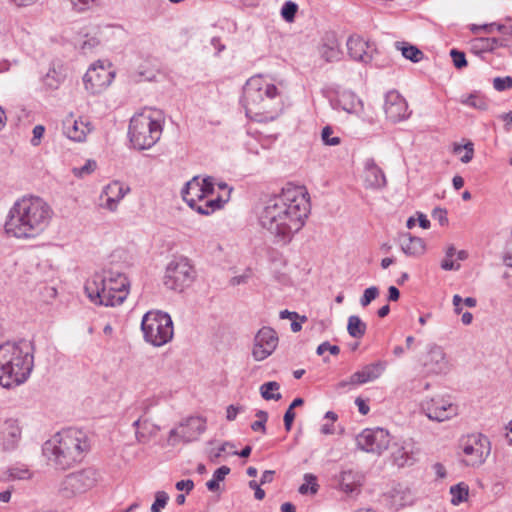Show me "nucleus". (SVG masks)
<instances>
[{
    "label": "nucleus",
    "instance_id": "obj_28",
    "mask_svg": "<svg viewBox=\"0 0 512 512\" xmlns=\"http://www.w3.org/2000/svg\"><path fill=\"white\" fill-rule=\"evenodd\" d=\"M395 48L401 52L402 56L413 63H419L425 58L424 53L415 45L406 41L395 42Z\"/></svg>",
    "mask_w": 512,
    "mask_h": 512
},
{
    "label": "nucleus",
    "instance_id": "obj_35",
    "mask_svg": "<svg viewBox=\"0 0 512 512\" xmlns=\"http://www.w3.org/2000/svg\"><path fill=\"white\" fill-rule=\"evenodd\" d=\"M450 493L452 495V504L459 505L460 503L467 500L469 493L468 485L464 483H458L456 485H453L450 488Z\"/></svg>",
    "mask_w": 512,
    "mask_h": 512
},
{
    "label": "nucleus",
    "instance_id": "obj_30",
    "mask_svg": "<svg viewBox=\"0 0 512 512\" xmlns=\"http://www.w3.org/2000/svg\"><path fill=\"white\" fill-rule=\"evenodd\" d=\"M392 459L398 467L411 466L414 463V457L411 451L404 446H396L392 452Z\"/></svg>",
    "mask_w": 512,
    "mask_h": 512
},
{
    "label": "nucleus",
    "instance_id": "obj_9",
    "mask_svg": "<svg viewBox=\"0 0 512 512\" xmlns=\"http://www.w3.org/2000/svg\"><path fill=\"white\" fill-rule=\"evenodd\" d=\"M100 479L98 470L92 467L68 474L60 485L63 497L71 498L92 489Z\"/></svg>",
    "mask_w": 512,
    "mask_h": 512
},
{
    "label": "nucleus",
    "instance_id": "obj_47",
    "mask_svg": "<svg viewBox=\"0 0 512 512\" xmlns=\"http://www.w3.org/2000/svg\"><path fill=\"white\" fill-rule=\"evenodd\" d=\"M493 87L497 91H505L510 89L512 88V78L510 76L496 77L493 80Z\"/></svg>",
    "mask_w": 512,
    "mask_h": 512
},
{
    "label": "nucleus",
    "instance_id": "obj_31",
    "mask_svg": "<svg viewBox=\"0 0 512 512\" xmlns=\"http://www.w3.org/2000/svg\"><path fill=\"white\" fill-rule=\"evenodd\" d=\"M367 325L359 316L351 315L348 318L347 331L353 338H362L366 333Z\"/></svg>",
    "mask_w": 512,
    "mask_h": 512
},
{
    "label": "nucleus",
    "instance_id": "obj_4",
    "mask_svg": "<svg viewBox=\"0 0 512 512\" xmlns=\"http://www.w3.org/2000/svg\"><path fill=\"white\" fill-rule=\"evenodd\" d=\"M89 449L86 433L76 428H67L56 433L42 448L47 459L61 470L81 462Z\"/></svg>",
    "mask_w": 512,
    "mask_h": 512
},
{
    "label": "nucleus",
    "instance_id": "obj_60",
    "mask_svg": "<svg viewBox=\"0 0 512 512\" xmlns=\"http://www.w3.org/2000/svg\"><path fill=\"white\" fill-rule=\"evenodd\" d=\"M441 268L443 270H446V271H451V270H459L460 268V265L459 264H455L451 258H448V257H445V259H443L441 261V264H440Z\"/></svg>",
    "mask_w": 512,
    "mask_h": 512
},
{
    "label": "nucleus",
    "instance_id": "obj_58",
    "mask_svg": "<svg viewBox=\"0 0 512 512\" xmlns=\"http://www.w3.org/2000/svg\"><path fill=\"white\" fill-rule=\"evenodd\" d=\"M230 473V468L228 466H221L215 470L213 473V478L218 482L225 479V477Z\"/></svg>",
    "mask_w": 512,
    "mask_h": 512
},
{
    "label": "nucleus",
    "instance_id": "obj_48",
    "mask_svg": "<svg viewBox=\"0 0 512 512\" xmlns=\"http://www.w3.org/2000/svg\"><path fill=\"white\" fill-rule=\"evenodd\" d=\"M199 184L200 187L202 188L201 190H203L204 198L214 192L215 183L213 177L207 176L203 179L199 178Z\"/></svg>",
    "mask_w": 512,
    "mask_h": 512
},
{
    "label": "nucleus",
    "instance_id": "obj_33",
    "mask_svg": "<svg viewBox=\"0 0 512 512\" xmlns=\"http://www.w3.org/2000/svg\"><path fill=\"white\" fill-rule=\"evenodd\" d=\"M280 389V384L276 381H269L260 386V394L265 400L278 401L282 395L277 392Z\"/></svg>",
    "mask_w": 512,
    "mask_h": 512
},
{
    "label": "nucleus",
    "instance_id": "obj_38",
    "mask_svg": "<svg viewBox=\"0 0 512 512\" xmlns=\"http://www.w3.org/2000/svg\"><path fill=\"white\" fill-rule=\"evenodd\" d=\"M44 84L50 89H56L62 81V76L54 68L50 69L43 78Z\"/></svg>",
    "mask_w": 512,
    "mask_h": 512
},
{
    "label": "nucleus",
    "instance_id": "obj_49",
    "mask_svg": "<svg viewBox=\"0 0 512 512\" xmlns=\"http://www.w3.org/2000/svg\"><path fill=\"white\" fill-rule=\"evenodd\" d=\"M326 351H329L332 355H338L340 348L337 345H331L328 341H325L321 343L316 350L318 355H323Z\"/></svg>",
    "mask_w": 512,
    "mask_h": 512
},
{
    "label": "nucleus",
    "instance_id": "obj_32",
    "mask_svg": "<svg viewBox=\"0 0 512 512\" xmlns=\"http://www.w3.org/2000/svg\"><path fill=\"white\" fill-rule=\"evenodd\" d=\"M159 431V427L149 423L147 420H144V425H142V430L135 432V437L138 443L146 444L153 437L156 436Z\"/></svg>",
    "mask_w": 512,
    "mask_h": 512
},
{
    "label": "nucleus",
    "instance_id": "obj_37",
    "mask_svg": "<svg viewBox=\"0 0 512 512\" xmlns=\"http://www.w3.org/2000/svg\"><path fill=\"white\" fill-rule=\"evenodd\" d=\"M461 102L479 110H486L488 107L487 101L477 94H470L463 98Z\"/></svg>",
    "mask_w": 512,
    "mask_h": 512
},
{
    "label": "nucleus",
    "instance_id": "obj_56",
    "mask_svg": "<svg viewBox=\"0 0 512 512\" xmlns=\"http://www.w3.org/2000/svg\"><path fill=\"white\" fill-rule=\"evenodd\" d=\"M295 416L296 415L293 410H290L289 408L286 410L284 414V427L287 432L291 430Z\"/></svg>",
    "mask_w": 512,
    "mask_h": 512
},
{
    "label": "nucleus",
    "instance_id": "obj_10",
    "mask_svg": "<svg viewBox=\"0 0 512 512\" xmlns=\"http://www.w3.org/2000/svg\"><path fill=\"white\" fill-rule=\"evenodd\" d=\"M195 279V271L186 258L171 261L165 272L164 285L173 291L182 292Z\"/></svg>",
    "mask_w": 512,
    "mask_h": 512
},
{
    "label": "nucleus",
    "instance_id": "obj_17",
    "mask_svg": "<svg viewBox=\"0 0 512 512\" xmlns=\"http://www.w3.org/2000/svg\"><path fill=\"white\" fill-rule=\"evenodd\" d=\"M384 111L387 119L396 123L409 116L408 104L397 91H389L385 96Z\"/></svg>",
    "mask_w": 512,
    "mask_h": 512
},
{
    "label": "nucleus",
    "instance_id": "obj_3",
    "mask_svg": "<svg viewBox=\"0 0 512 512\" xmlns=\"http://www.w3.org/2000/svg\"><path fill=\"white\" fill-rule=\"evenodd\" d=\"M35 347L21 339L0 345V385L10 389L27 381L34 367Z\"/></svg>",
    "mask_w": 512,
    "mask_h": 512
},
{
    "label": "nucleus",
    "instance_id": "obj_42",
    "mask_svg": "<svg viewBox=\"0 0 512 512\" xmlns=\"http://www.w3.org/2000/svg\"><path fill=\"white\" fill-rule=\"evenodd\" d=\"M97 168V163L95 160H87L86 163L79 167V168H73V173L76 177H84L86 175L91 174L95 171Z\"/></svg>",
    "mask_w": 512,
    "mask_h": 512
},
{
    "label": "nucleus",
    "instance_id": "obj_8",
    "mask_svg": "<svg viewBox=\"0 0 512 512\" xmlns=\"http://www.w3.org/2000/svg\"><path fill=\"white\" fill-rule=\"evenodd\" d=\"M277 87L267 82L262 76L251 77L243 87V101L248 111L267 109L266 101L272 100L278 95Z\"/></svg>",
    "mask_w": 512,
    "mask_h": 512
},
{
    "label": "nucleus",
    "instance_id": "obj_29",
    "mask_svg": "<svg viewBox=\"0 0 512 512\" xmlns=\"http://www.w3.org/2000/svg\"><path fill=\"white\" fill-rule=\"evenodd\" d=\"M506 46V40L503 38H478L473 43V50L476 52H492L498 47Z\"/></svg>",
    "mask_w": 512,
    "mask_h": 512
},
{
    "label": "nucleus",
    "instance_id": "obj_53",
    "mask_svg": "<svg viewBox=\"0 0 512 512\" xmlns=\"http://www.w3.org/2000/svg\"><path fill=\"white\" fill-rule=\"evenodd\" d=\"M432 217L434 220H437L442 226L448 223L447 211L445 209L435 208L432 212Z\"/></svg>",
    "mask_w": 512,
    "mask_h": 512
},
{
    "label": "nucleus",
    "instance_id": "obj_18",
    "mask_svg": "<svg viewBox=\"0 0 512 512\" xmlns=\"http://www.w3.org/2000/svg\"><path fill=\"white\" fill-rule=\"evenodd\" d=\"M348 54L355 61L369 63L373 58L374 49L360 36H351L347 40Z\"/></svg>",
    "mask_w": 512,
    "mask_h": 512
},
{
    "label": "nucleus",
    "instance_id": "obj_11",
    "mask_svg": "<svg viewBox=\"0 0 512 512\" xmlns=\"http://www.w3.org/2000/svg\"><path fill=\"white\" fill-rule=\"evenodd\" d=\"M463 453L468 457L465 463L470 466L481 465L490 454V441L483 434H471L462 439Z\"/></svg>",
    "mask_w": 512,
    "mask_h": 512
},
{
    "label": "nucleus",
    "instance_id": "obj_1",
    "mask_svg": "<svg viewBox=\"0 0 512 512\" xmlns=\"http://www.w3.org/2000/svg\"><path fill=\"white\" fill-rule=\"evenodd\" d=\"M310 209V197L306 188L288 185L280 194L265 202L259 214V223L274 236L275 243L286 245L304 226Z\"/></svg>",
    "mask_w": 512,
    "mask_h": 512
},
{
    "label": "nucleus",
    "instance_id": "obj_26",
    "mask_svg": "<svg viewBox=\"0 0 512 512\" xmlns=\"http://www.w3.org/2000/svg\"><path fill=\"white\" fill-rule=\"evenodd\" d=\"M64 134L71 140L81 142L85 140L87 132L90 131L89 124L82 121L67 120L63 124Z\"/></svg>",
    "mask_w": 512,
    "mask_h": 512
},
{
    "label": "nucleus",
    "instance_id": "obj_5",
    "mask_svg": "<svg viewBox=\"0 0 512 512\" xmlns=\"http://www.w3.org/2000/svg\"><path fill=\"white\" fill-rule=\"evenodd\" d=\"M130 283L127 277L111 270L95 273L85 284L91 302L103 306L121 305L127 298Z\"/></svg>",
    "mask_w": 512,
    "mask_h": 512
},
{
    "label": "nucleus",
    "instance_id": "obj_40",
    "mask_svg": "<svg viewBox=\"0 0 512 512\" xmlns=\"http://www.w3.org/2000/svg\"><path fill=\"white\" fill-rule=\"evenodd\" d=\"M169 500V495L165 491H157L155 493V501L152 504L151 512H161L165 508Z\"/></svg>",
    "mask_w": 512,
    "mask_h": 512
},
{
    "label": "nucleus",
    "instance_id": "obj_59",
    "mask_svg": "<svg viewBox=\"0 0 512 512\" xmlns=\"http://www.w3.org/2000/svg\"><path fill=\"white\" fill-rule=\"evenodd\" d=\"M242 410V407L240 406H235V405H229L227 407V410H226V419L228 421H233L236 419L237 417V414L239 413V411Z\"/></svg>",
    "mask_w": 512,
    "mask_h": 512
},
{
    "label": "nucleus",
    "instance_id": "obj_44",
    "mask_svg": "<svg viewBox=\"0 0 512 512\" xmlns=\"http://www.w3.org/2000/svg\"><path fill=\"white\" fill-rule=\"evenodd\" d=\"M320 53L322 58H324L327 62H331L338 58L339 51L334 45L323 44L320 48Z\"/></svg>",
    "mask_w": 512,
    "mask_h": 512
},
{
    "label": "nucleus",
    "instance_id": "obj_25",
    "mask_svg": "<svg viewBox=\"0 0 512 512\" xmlns=\"http://www.w3.org/2000/svg\"><path fill=\"white\" fill-rule=\"evenodd\" d=\"M399 241L402 251L408 256H419L425 250L423 240L409 233L401 235Z\"/></svg>",
    "mask_w": 512,
    "mask_h": 512
},
{
    "label": "nucleus",
    "instance_id": "obj_45",
    "mask_svg": "<svg viewBox=\"0 0 512 512\" xmlns=\"http://www.w3.org/2000/svg\"><path fill=\"white\" fill-rule=\"evenodd\" d=\"M450 56L457 69H462L467 66V60L464 52L454 48L451 49Z\"/></svg>",
    "mask_w": 512,
    "mask_h": 512
},
{
    "label": "nucleus",
    "instance_id": "obj_50",
    "mask_svg": "<svg viewBox=\"0 0 512 512\" xmlns=\"http://www.w3.org/2000/svg\"><path fill=\"white\" fill-rule=\"evenodd\" d=\"M305 480L307 481L306 484H302L300 487H299V492L301 494H306L308 492V484H311L312 487H311V492L312 493H316L317 491V484H316V477L313 476L312 474H305Z\"/></svg>",
    "mask_w": 512,
    "mask_h": 512
},
{
    "label": "nucleus",
    "instance_id": "obj_63",
    "mask_svg": "<svg viewBox=\"0 0 512 512\" xmlns=\"http://www.w3.org/2000/svg\"><path fill=\"white\" fill-rule=\"evenodd\" d=\"M275 471L273 470H266L263 472L262 477L260 479V484L264 485L266 483H271L274 478Z\"/></svg>",
    "mask_w": 512,
    "mask_h": 512
},
{
    "label": "nucleus",
    "instance_id": "obj_2",
    "mask_svg": "<svg viewBox=\"0 0 512 512\" xmlns=\"http://www.w3.org/2000/svg\"><path fill=\"white\" fill-rule=\"evenodd\" d=\"M53 210L37 196H24L11 207L5 231L16 238H35L49 225Z\"/></svg>",
    "mask_w": 512,
    "mask_h": 512
},
{
    "label": "nucleus",
    "instance_id": "obj_36",
    "mask_svg": "<svg viewBox=\"0 0 512 512\" xmlns=\"http://www.w3.org/2000/svg\"><path fill=\"white\" fill-rule=\"evenodd\" d=\"M462 150H465V154L460 158L461 162L469 163L474 155V144L470 141L463 146L460 144H454L453 152L455 154L461 153Z\"/></svg>",
    "mask_w": 512,
    "mask_h": 512
},
{
    "label": "nucleus",
    "instance_id": "obj_7",
    "mask_svg": "<svg viewBox=\"0 0 512 512\" xmlns=\"http://www.w3.org/2000/svg\"><path fill=\"white\" fill-rule=\"evenodd\" d=\"M141 330L145 341L156 347L168 343L174 334L170 315L162 311L145 313L141 322Z\"/></svg>",
    "mask_w": 512,
    "mask_h": 512
},
{
    "label": "nucleus",
    "instance_id": "obj_43",
    "mask_svg": "<svg viewBox=\"0 0 512 512\" xmlns=\"http://www.w3.org/2000/svg\"><path fill=\"white\" fill-rule=\"evenodd\" d=\"M379 296V289L376 286H371L365 289L362 297L360 298V304L363 307L368 306L373 300Z\"/></svg>",
    "mask_w": 512,
    "mask_h": 512
},
{
    "label": "nucleus",
    "instance_id": "obj_23",
    "mask_svg": "<svg viewBox=\"0 0 512 512\" xmlns=\"http://www.w3.org/2000/svg\"><path fill=\"white\" fill-rule=\"evenodd\" d=\"M386 177L383 170L377 166L373 159L365 163V184L372 189H381L386 186Z\"/></svg>",
    "mask_w": 512,
    "mask_h": 512
},
{
    "label": "nucleus",
    "instance_id": "obj_24",
    "mask_svg": "<svg viewBox=\"0 0 512 512\" xmlns=\"http://www.w3.org/2000/svg\"><path fill=\"white\" fill-rule=\"evenodd\" d=\"M199 184V176H194L188 181L181 191L183 200L190 206L195 207V201L204 199L203 190Z\"/></svg>",
    "mask_w": 512,
    "mask_h": 512
},
{
    "label": "nucleus",
    "instance_id": "obj_12",
    "mask_svg": "<svg viewBox=\"0 0 512 512\" xmlns=\"http://www.w3.org/2000/svg\"><path fill=\"white\" fill-rule=\"evenodd\" d=\"M115 72L110 69V64L105 67L98 61L91 65L83 77L85 88L91 94H98L105 90L113 81Z\"/></svg>",
    "mask_w": 512,
    "mask_h": 512
},
{
    "label": "nucleus",
    "instance_id": "obj_13",
    "mask_svg": "<svg viewBox=\"0 0 512 512\" xmlns=\"http://www.w3.org/2000/svg\"><path fill=\"white\" fill-rule=\"evenodd\" d=\"M390 434L386 429L377 427L365 429L357 437V447L365 452L382 454L390 444Z\"/></svg>",
    "mask_w": 512,
    "mask_h": 512
},
{
    "label": "nucleus",
    "instance_id": "obj_62",
    "mask_svg": "<svg viewBox=\"0 0 512 512\" xmlns=\"http://www.w3.org/2000/svg\"><path fill=\"white\" fill-rule=\"evenodd\" d=\"M229 442L223 443L215 452L210 453V459L212 462H217L218 458L221 457L222 453L226 451V447L229 446Z\"/></svg>",
    "mask_w": 512,
    "mask_h": 512
},
{
    "label": "nucleus",
    "instance_id": "obj_22",
    "mask_svg": "<svg viewBox=\"0 0 512 512\" xmlns=\"http://www.w3.org/2000/svg\"><path fill=\"white\" fill-rule=\"evenodd\" d=\"M180 439L184 442L197 440L206 429V421L201 417H189L180 423Z\"/></svg>",
    "mask_w": 512,
    "mask_h": 512
},
{
    "label": "nucleus",
    "instance_id": "obj_19",
    "mask_svg": "<svg viewBox=\"0 0 512 512\" xmlns=\"http://www.w3.org/2000/svg\"><path fill=\"white\" fill-rule=\"evenodd\" d=\"M129 191L128 187H124L120 182L114 181L108 184L100 195L101 206L110 211H115L119 201Z\"/></svg>",
    "mask_w": 512,
    "mask_h": 512
},
{
    "label": "nucleus",
    "instance_id": "obj_21",
    "mask_svg": "<svg viewBox=\"0 0 512 512\" xmlns=\"http://www.w3.org/2000/svg\"><path fill=\"white\" fill-rule=\"evenodd\" d=\"M385 361H377L365 365L362 370L353 373L349 378L351 385H362L378 379L386 369Z\"/></svg>",
    "mask_w": 512,
    "mask_h": 512
},
{
    "label": "nucleus",
    "instance_id": "obj_61",
    "mask_svg": "<svg viewBox=\"0 0 512 512\" xmlns=\"http://www.w3.org/2000/svg\"><path fill=\"white\" fill-rule=\"evenodd\" d=\"M249 278H250V274L249 273H244L242 275H238V276L232 277L231 280H230V283L233 286H237V285H240V284H245V283H247Z\"/></svg>",
    "mask_w": 512,
    "mask_h": 512
},
{
    "label": "nucleus",
    "instance_id": "obj_16",
    "mask_svg": "<svg viewBox=\"0 0 512 512\" xmlns=\"http://www.w3.org/2000/svg\"><path fill=\"white\" fill-rule=\"evenodd\" d=\"M22 438V427L16 418L0 421V446L5 451L15 450Z\"/></svg>",
    "mask_w": 512,
    "mask_h": 512
},
{
    "label": "nucleus",
    "instance_id": "obj_39",
    "mask_svg": "<svg viewBox=\"0 0 512 512\" xmlns=\"http://www.w3.org/2000/svg\"><path fill=\"white\" fill-rule=\"evenodd\" d=\"M298 10V5L292 1H286L281 8V16L287 22H292Z\"/></svg>",
    "mask_w": 512,
    "mask_h": 512
},
{
    "label": "nucleus",
    "instance_id": "obj_15",
    "mask_svg": "<svg viewBox=\"0 0 512 512\" xmlns=\"http://www.w3.org/2000/svg\"><path fill=\"white\" fill-rule=\"evenodd\" d=\"M278 345V336L270 327L261 328L255 336V344L252 355L256 361H262L269 357Z\"/></svg>",
    "mask_w": 512,
    "mask_h": 512
},
{
    "label": "nucleus",
    "instance_id": "obj_27",
    "mask_svg": "<svg viewBox=\"0 0 512 512\" xmlns=\"http://www.w3.org/2000/svg\"><path fill=\"white\" fill-rule=\"evenodd\" d=\"M363 481V475L353 470L342 471L339 478V485L346 493L357 490Z\"/></svg>",
    "mask_w": 512,
    "mask_h": 512
},
{
    "label": "nucleus",
    "instance_id": "obj_6",
    "mask_svg": "<svg viewBox=\"0 0 512 512\" xmlns=\"http://www.w3.org/2000/svg\"><path fill=\"white\" fill-rule=\"evenodd\" d=\"M162 126L149 115L139 114L130 120L128 136L133 147L138 150L149 149L160 139Z\"/></svg>",
    "mask_w": 512,
    "mask_h": 512
},
{
    "label": "nucleus",
    "instance_id": "obj_54",
    "mask_svg": "<svg viewBox=\"0 0 512 512\" xmlns=\"http://www.w3.org/2000/svg\"><path fill=\"white\" fill-rule=\"evenodd\" d=\"M44 132H45V127L43 125H36L34 128H33V137L31 139V144L33 146H37L39 145L40 143V140L41 138L43 137L44 135Z\"/></svg>",
    "mask_w": 512,
    "mask_h": 512
},
{
    "label": "nucleus",
    "instance_id": "obj_64",
    "mask_svg": "<svg viewBox=\"0 0 512 512\" xmlns=\"http://www.w3.org/2000/svg\"><path fill=\"white\" fill-rule=\"evenodd\" d=\"M400 297V291L395 286H390L388 288V300L389 301H397Z\"/></svg>",
    "mask_w": 512,
    "mask_h": 512
},
{
    "label": "nucleus",
    "instance_id": "obj_41",
    "mask_svg": "<svg viewBox=\"0 0 512 512\" xmlns=\"http://www.w3.org/2000/svg\"><path fill=\"white\" fill-rule=\"evenodd\" d=\"M333 135V129L330 126H325L321 132V139L325 145L336 146L340 144L341 140L337 136Z\"/></svg>",
    "mask_w": 512,
    "mask_h": 512
},
{
    "label": "nucleus",
    "instance_id": "obj_52",
    "mask_svg": "<svg viewBox=\"0 0 512 512\" xmlns=\"http://www.w3.org/2000/svg\"><path fill=\"white\" fill-rule=\"evenodd\" d=\"M69 1L76 11L82 12V11L89 9L95 0H69Z\"/></svg>",
    "mask_w": 512,
    "mask_h": 512
},
{
    "label": "nucleus",
    "instance_id": "obj_14",
    "mask_svg": "<svg viewBox=\"0 0 512 512\" xmlns=\"http://www.w3.org/2000/svg\"><path fill=\"white\" fill-rule=\"evenodd\" d=\"M421 409L430 420L437 422L449 420L458 414L455 404L440 397L424 400Z\"/></svg>",
    "mask_w": 512,
    "mask_h": 512
},
{
    "label": "nucleus",
    "instance_id": "obj_57",
    "mask_svg": "<svg viewBox=\"0 0 512 512\" xmlns=\"http://www.w3.org/2000/svg\"><path fill=\"white\" fill-rule=\"evenodd\" d=\"M176 489L179 491H186V493H189L194 488V482L190 479L187 480H180L175 485Z\"/></svg>",
    "mask_w": 512,
    "mask_h": 512
},
{
    "label": "nucleus",
    "instance_id": "obj_46",
    "mask_svg": "<svg viewBox=\"0 0 512 512\" xmlns=\"http://www.w3.org/2000/svg\"><path fill=\"white\" fill-rule=\"evenodd\" d=\"M30 477L29 470L24 466L21 467H11L8 469V478L12 480H21L27 479Z\"/></svg>",
    "mask_w": 512,
    "mask_h": 512
},
{
    "label": "nucleus",
    "instance_id": "obj_51",
    "mask_svg": "<svg viewBox=\"0 0 512 512\" xmlns=\"http://www.w3.org/2000/svg\"><path fill=\"white\" fill-rule=\"evenodd\" d=\"M225 202H227V199H223L220 196H218L215 199L206 200L205 207L207 209H209L210 214H211L212 212L216 211L217 209H220Z\"/></svg>",
    "mask_w": 512,
    "mask_h": 512
},
{
    "label": "nucleus",
    "instance_id": "obj_20",
    "mask_svg": "<svg viewBox=\"0 0 512 512\" xmlns=\"http://www.w3.org/2000/svg\"><path fill=\"white\" fill-rule=\"evenodd\" d=\"M424 366L428 372L435 374L447 373L449 371V362L442 347L438 345L430 346Z\"/></svg>",
    "mask_w": 512,
    "mask_h": 512
},
{
    "label": "nucleus",
    "instance_id": "obj_34",
    "mask_svg": "<svg viewBox=\"0 0 512 512\" xmlns=\"http://www.w3.org/2000/svg\"><path fill=\"white\" fill-rule=\"evenodd\" d=\"M495 30L502 34L512 35V26L506 27L505 25L497 24V23H489V24H484L481 26L473 25L471 27V31L474 34H477L480 31H484L485 33L490 34V33H493Z\"/></svg>",
    "mask_w": 512,
    "mask_h": 512
},
{
    "label": "nucleus",
    "instance_id": "obj_55",
    "mask_svg": "<svg viewBox=\"0 0 512 512\" xmlns=\"http://www.w3.org/2000/svg\"><path fill=\"white\" fill-rule=\"evenodd\" d=\"M279 317L281 319H290V320L300 319L301 322L307 321V317L306 316H299L298 313L291 312L289 310H282V311H280Z\"/></svg>",
    "mask_w": 512,
    "mask_h": 512
}]
</instances>
